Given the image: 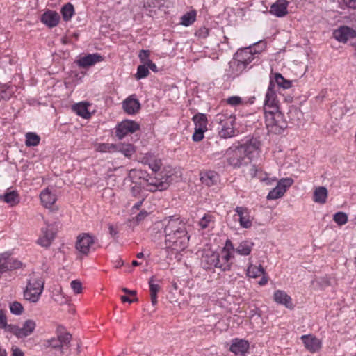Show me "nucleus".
Instances as JSON below:
<instances>
[{"instance_id": "1", "label": "nucleus", "mask_w": 356, "mask_h": 356, "mask_svg": "<svg viewBox=\"0 0 356 356\" xmlns=\"http://www.w3.org/2000/svg\"><path fill=\"white\" fill-rule=\"evenodd\" d=\"M165 248L177 252L184 250L188 244L190 236L186 224L180 218L169 216L163 220Z\"/></svg>"}, {"instance_id": "2", "label": "nucleus", "mask_w": 356, "mask_h": 356, "mask_svg": "<svg viewBox=\"0 0 356 356\" xmlns=\"http://www.w3.org/2000/svg\"><path fill=\"white\" fill-rule=\"evenodd\" d=\"M259 142L256 139L243 145L234 144L225 153L228 163L234 168L247 165L251 161L252 154L259 149Z\"/></svg>"}, {"instance_id": "3", "label": "nucleus", "mask_w": 356, "mask_h": 356, "mask_svg": "<svg viewBox=\"0 0 356 356\" xmlns=\"http://www.w3.org/2000/svg\"><path fill=\"white\" fill-rule=\"evenodd\" d=\"M264 115L268 133L281 134L288 127V122L280 110L274 112L268 111V114Z\"/></svg>"}, {"instance_id": "4", "label": "nucleus", "mask_w": 356, "mask_h": 356, "mask_svg": "<svg viewBox=\"0 0 356 356\" xmlns=\"http://www.w3.org/2000/svg\"><path fill=\"white\" fill-rule=\"evenodd\" d=\"M215 120L220 126L218 132L220 138L226 139L236 135V130L234 129L236 118L234 115L218 113L216 115Z\"/></svg>"}, {"instance_id": "5", "label": "nucleus", "mask_w": 356, "mask_h": 356, "mask_svg": "<svg viewBox=\"0 0 356 356\" xmlns=\"http://www.w3.org/2000/svg\"><path fill=\"white\" fill-rule=\"evenodd\" d=\"M72 338V334L69 332H60L58 334L57 338H51L47 340L45 346L54 349H59L60 353L63 355L65 353V350L70 348Z\"/></svg>"}, {"instance_id": "6", "label": "nucleus", "mask_w": 356, "mask_h": 356, "mask_svg": "<svg viewBox=\"0 0 356 356\" xmlns=\"http://www.w3.org/2000/svg\"><path fill=\"white\" fill-rule=\"evenodd\" d=\"M256 58H257L252 52L251 45L248 47L240 49L234 54V63H237V67L241 72L244 70L247 65Z\"/></svg>"}, {"instance_id": "7", "label": "nucleus", "mask_w": 356, "mask_h": 356, "mask_svg": "<svg viewBox=\"0 0 356 356\" xmlns=\"http://www.w3.org/2000/svg\"><path fill=\"white\" fill-rule=\"evenodd\" d=\"M274 86L275 85L273 81L270 80L264 100V115L268 114V111L274 112L280 110V107L278 106V101L277 100L276 93L273 89Z\"/></svg>"}, {"instance_id": "8", "label": "nucleus", "mask_w": 356, "mask_h": 356, "mask_svg": "<svg viewBox=\"0 0 356 356\" xmlns=\"http://www.w3.org/2000/svg\"><path fill=\"white\" fill-rule=\"evenodd\" d=\"M140 125L135 121L125 120L119 123L115 128V135L119 139H122L128 134H133L139 130Z\"/></svg>"}, {"instance_id": "9", "label": "nucleus", "mask_w": 356, "mask_h": 356, "mask_svg": "<svg viewBox=\"0 0 356 356\" xmlns=\"http://www.w3.org/2000/svg\"><path fill=\"white\" fill-rule=\"evenodd\" d=\"M95 243L94 237L88 233H83L77 236L76 250L83 255H88L92 245Z\"/></svg>"}, {"instance_id": "10", "label": "nucleus", "mask_w": 356, "mask_h": 356, "mask_svg": "<svg viewBox=\"0 0 356 356\" xmlns=\"http://www.w3.org/2000/svg\"><path fill=\"white\" fill-rule=\"evenodd\" d=\"M334 38L339 42H346L350 38L356 37V31L348 26H341L333 32Z\"/></svg>"}, {"instance_id": "11", "label": "nucleus", "mask_w": 356, "mask_h": 356, "mask_svg": "<svg viewBox=\"0 0 356 356\" xmlns=\"http://www.w3.org/2000/svg\"><path fill=\"white\" fill-rule=\"evenodd\" d=\"M202 264L206 269L216 268L219 264V254L215 252H207L202 257Z\"/></svg>"}, {"instance_id": "12", "label": "nucleus", "mask_w": 356, "mask_h": 356, "mask_svg": "<svg viewBox=\"0 0 356 356\" xmlns=\"http://www.w3.org/2000/svg\"><path fill=\"white\" fill-rule=\"evenodd\" d=\"M122 107L127 113L134 115L140 110V104L139 101L135 98V95H132L123 101Z\"/></svg>"}, {"instance_id": "13", "label": "nucleus", "mask_w": 356, "mask_h": 356, "mask_svg": "<svg viewBox=\"0 0 356 356\" xmlns=\"http://www.w3.org/2000/svg\"><path fill=\"white\" fill-rule=\"evenodd\" d=\"M301 339L306 349L312 353H316L321 348V341L311 334L303 335Z\"/></svg>"}, {"instance_id": "14", "label": "nucleus", "mask_w": 356, "mask_h": 356, "mask_svg": "<svg viewBox=\"0 0 356 356\" xmlns=\"http://www.w3.org/2000/svg\"><path fill=\"white\" fill-rule=\"evenodd\" d=\"M142 175H143V172L141 170H131L129 173L128 177L130 179V180L134 184V186H132L131 188V193L135 197H141L140 193L142 192V186H141V183H138L136 181H134V179L136 177L141 178Z\"/></svg>"}, {"instance_id": "15", "label": "nucleus", "mask_w": 356, "mask_h": 356, "mask_svg": "<svg viewBox=\"0 0 356 356\" xmlns=\"http://www.w3.org/2000/svg\"><path fill=\"white\" fill-rule=\"evenodd\" d=\"M273 300L277 304L285 306L288 309H292L294 307L291 296L282 290H277L274 292Z\"/></svg>"}, {"instance_id": "16", "label": "nucleus", "mask_w": 356, "mask_h": 356, "mask_svg": "<svg viewBox=\"0 0 356 356\" xmlns=\"http://www.w3.org/2000/svg\"><path fill=\"white\" fill-rule=\"evenodd\" d=\"M103 60L102 56L98 54H88L76 60L79 67L86 68L94 65Z\"/></svg>"}, {"instance_id": "17", "label": "nucleus", "mask_w": 356, "mask_h": 356, "mask_svg": "<svg viewBox=\"0 0 356 356\" xmlns=\"http://www.w3.org/2000/svg\"><path fill=\"white\" fill-rule=\"evenodd\" d=\"M289 2L286 0H279L272 4L270 13L276 17H282L287 14Z\"/></svg>"}, {"instance_id": "18", "label": "nucleus", "mask_w": 356, "mask_h": 356, "mask_svg": "<svg viewBox=\"0 0 356 356\" xmlns=\"http://www.w3.org/2000/svg\"><path fill=\"white\" fill-rule=\"evenodd\" d=\"M235 211L239 216L240 225L243 228H250L252 226V221L248 209L246 207H237Z\"/></svg>"}, {"instance_id": "19", "label": "nucleus", "mask_w": 356, "mask_h": 356, "mask_svg": "<svg viewBox=\"0 0 356 356\" xmlns=\"http://www.w3.org/2000/svg\"><path fill=\"white\" fill-rule=\"evenodd\" d=\"M60 21V15L56 11L47 10L41 16V22L51 28L56 26Z\"/></svg>"}, {"instance_id": "20", "label": "nucleus", "mask_w": 356, "mask_h": 356, "mask_svg": "<svg viewBox=\"0 0 356 356\" xmlns=\"http://www.w3.org/2000/svg\"><path fill=\"white\" fill-rule=\"evenodd\" d=\"M249 348V343L243 339H236L229 348V350L236 355H244Z\"/></svg>"}, {"instance_id": "21", "label": "nucleus", "mask_w": 356, "mask_h": 356, "mask_svg": "<svg viewBox=\"0 0 356 356\" xmlns=\"http://www.w3.org/2000/svg\"><path fill=\"white\" fill-rule=\"evenodd\" d=\"M0 200L8 204L10 207H14L19 202L20 197L17 191L8 189L3 195H0Z\"/></svg>"}, {"instance_id": "22", "label": "nucleus", "mask_w": 356, "mask_h": 356, "mask_svg": "<svg viewBox=\"0 0 356 356\" xmlns=\"http://www.w3.org/2000/svg\"><path fill=\"white\" fill-rule=\"evenodd\" d=\"M44 281L41 277L35 276L33 275L30 279L28 280L26 288H30V290L33 291L40 292L42 293L44 290Z\"/></svg>"}, {"instance_id": "23", "label": "nucleus", "mask_w": 356, "mask_h": 356, "mask_svg": "<svg viewBox=\"0 0 356 356\" xmlns=\"http://www.w3.org/2000/svg\"><path fill=\"white\" fill-rule=\"evenodd\" d=\"M287 114L289 122L296 126L300 125L303 113L297 106H291Z\"/></svg>"}, {"instance_id": "24", "label": "nucleus", "mask_w": 356, "mask_h": 356, "mask_svg": "<svg viewBox=\"0 0 356 356\" xmlns=\"http://www.w3.org/2000/svg\"><path fill=\"white\" fill-rule=\"evenodd\" d=\"M40 200L46 208H51L56 201V196L49 188L43 190L40 193Z\"/></svg>"}, {"instance_id": "25", "label": "nucleus", "mask_w": 356, "mask_h": 356, "mask_svg": "<svg viewBox=\"0 0 356 356\" xmlns=\"http://www.w3.org/2000/svg\"><path fill=\"white\" fill-rule=\"evenodd\" d=\"M232 257L231 252L221 253L219 254V264L216 268H220L222 271H227L231 269L232 262L230 261Z\"/></svg>"}, {"instance_id": "26", "label": "nucleus", "mask_w": 356, "mask_h": 356, "mask_svg": "<svg viewBox=\"0 0 356 356\" xmlns=\"http://www.w3.org/2000/svg\"><path fill=\"white\" fill-rule=\"evenodd\" d=\"M328 195L327 189L325 186L316 187L314 191L313 200L319 204H325Z\"/></svg>"}, {"instance_id": "27", "label": "nucleus", "mask_w": 356, "mask_h": 356, "mask_svg": "<svg viewBox=\"0 0 356 356\" xmlns=\"http://www.w3.org/2000/svg\"><path fill=\"white\" fill-rule=\"evenodd\" d=\"M254 243L249 241H243L235 248V252L242 256H248L251 253Z\"/></svg>"}, {"instance_id": "28", "label": "nucleus", "mask_w": 356, "mask_h": 356, "mask_svg": "<svg viewBox=\"0 0 356 356\" xmlns=\"http://www.w3.org/2000/svg\"><path fill=\"white\" fill-rule=\"evenodd\" d=\"M195 129H201L207 131V118L205 114L198 113L195 114L192 118Z\"/></svg>"}, {"instance_id": "29", "label": "nucleus", "mask_w": 356, "mask_h": 356, "mask_svg": "<svg viewBox=\"0 0 356 356\" xmlns=\"http://www.w3.org/2000/svg\"><path fill=\"white\" fill-rule=\"evenodd\" d=\"M201 180L202 183L211 186L217 183L218 175L214 171H207L202 175Z\"/></svg>"}, {"instance_id": "30", "label": "nucleus", "mask_w": 356, "mask_h": 356, "mask_svg": "<svg viewBox=\"0 0 356 356\" xmlns=\"http://www.w3.org/2000/svg\"><path fill=\"white\" fill-rule=\"evenodd\" d=\"M36 327V323L33 320H26L23 324L22 327H20L21 337L24 338L31 334Z\"/></svg>"}, {"instance_id": "31", "label": "nucleus", "mask_w": 356, "mask_h": 356, "mask_svg": "<svg viewBox=\"0 0 356 356\" xmlns=\"http://www.w3.org/2000/svg\"><path fill=\"white\" fill-rule=\"evenodd\" d=\"M73 111L79 116L88 119L90 118V113L88 111L87 108V104L84 102H80L74 104L72 106Z\"/></svg>"}, {"instance_id": "32", "label": "nucleus", "mask_w": 356, "mask_h": 356, "mask_svg": "<svg viewBox=\"0 0 356 356\" xmlns=\"http://www.w3.org/2000/svg\"><path fill=\"white\" fill-rule=\"evenodd\" d=\"M23 295L24 298L26 300L30 302L36 303L39 300L42 294H40V292H38L37 291H33L30 290V288H25Z\"/></svg>"}, {"instance_id": "33", "label": "nucleus", "mask_w": 356, "mask_h": 356, "mask_svg": "<svg viewBox=\"0 0 356 356\" xmlns=\"http://www.w3.org/2000/svg\"><path fill=\"white\" fill-rule=\"evenodd\" d=\"M197 13L195 10L187 12L181 17L180 24L184 26H188L193 24L196 19Z\"/></svg>"}, {"instance_id": "34", "label": "nucleus", "mask_w": 356, "mask_h": 356, "mask_svg": "<svg viewBox=\"0 0 356 356\" xmlns=\"http://www.w3.org/2000/svg\"><path fill=\"white\" fill-rule=\"evenodd\" d=\"M61 14L64 21H69L74 13V8L71 3L65 4L61 8Z\"/></svg>"}, {"instance_id": "35", "label": "nucleus", "mask_w": 356, "mask_h": 356, "mask_svg": "<svg viewBox=\"0 0 356 356\" xmlns=\"http://www.w3.org/2000/svg\"><path fill=\"white\" fill-rule=\"evenodd\" d=\"M26 141L25 145L27 147H35L37 146L40 141V136L33 132H29L26 134Z\"/></svg>"}, {"instance_id": "36", "label": "nucleus", "mask_w": 356, "mask_h": 356, "mask_svg": "<svg viewBox=\"0 0 356 356\" xmlns=\"http://www.w3.org/2000/svg\"><path fill=\"white\" fill-rule=\"evenodd\" d=\"M264 269L261 265H259L258 267L256 266L250 265L247 270L248 276L252 278H257L260 275H264Z\"/></svg>"}, {"instance_id": "37", "label": "nucleus", "mask_w": 356, "mask_h": 356, "mask_svg": "<svg viewBox=\"0 0 356 356\" xmlns=\"http://www.w3.org/2000/svg\"><path fill=\"white\" fill-rule=\"evenodd\" d=\"M115 149L127 157H130L135 152V148L131 144H120L116 145Z\"/></svg>"}, {"instance_id": "38", "label": "nucleus", "mask_w": 356, "mask_h": 356, "mask_svg": "<svg viewBox=\"0 0 356 356\" xmlns=\"http://www.w3.org/2000/svg\"><path fill=\"white\" fill-rule=\"evenodd\" d=\"M275 81L276 83L278 85V86L282 87L284 89L289 88L291 86V81L285 79L280 73H276L275 74Z\"/></svg>"}, {"instance_id": "39", "label": "nucleus", "mask_w": 356, "mask_h": 356, "mask_svg": "<svg viewBox=\"0 0 356 356\" xmlns=\"http://www.w3.org/2000/svg\"><path fill=\"white\" fill-rule=\"evenodd\" d=\"M333 220L339 226L345 225L348 222V216L342 211L337 212L333 216Z\"/></svg>"}, {"instance_id": "40", "label": "nucleus", "mask_w": 356, "mask_h": 356, "mask_svg": "<svg viewBox=\"0 0 356 356\" xmlns=\"http://www.w3.org/2000/svg\"><path fill=\"white\" fill-rule=\"evenodd\" d=\"M149 74L148 67L146 64L138 65L137 67V72L135 75V77L137 80H140L141 79H144L147 77Z\"/></svg>"}, {"instance_id": "41", "label": "nucleus", "mask_w": 356, "mask_h": 356, "mask_svg": "<svg viewBox=\"0 0 356 356\" xmlns=\"http://www.w3.org/2000/svg\"><path fill=\"white\" fill-rule=\"evenodd\" d=\"M284 194V190L282 191L280 187L276 186L273 190H271L268 195V200H276L281 197Z\"/></svg>"}, {"instance_id": "42", "label": "nucleus", "mask_w": 356, "mask_h": 356, "mask_svg": "<svg viewBox=\"0 0 356 356\" xmlns=\"http://www.w3.org/2000/svg\"><path fill=\"white\" fill-rule=\"evenodd\" d=\"M252 52L258 58V55L262 52L266 48V43L263 41H259L255 42L253 45H251ZM259 61V58L257 59V62Z\"/></svg>"}, {"instance_id": "43", "label": "nucleus", "mask_w": 356, "mask_h": 356, "mask_svg": "<svg viewBox=\"0 0 356 356\" xmlns=\"http://www.w3.org/2000/svg\"><path fill=\"white\" fill-rule=\"evenodd\" d=\"M10 309L12 314L20 315L23 313L24 307L20 302L15 301L10 305Z\"/></svg>"}, {"instance_id": "44", "label": "nucleus", "mask_w": 356, "mask_h": 356, "mask_svg": "<svg viewBox=\"0 0 356 356\" xmlns=\"http://www.w3.org/2000/svg\"><path fill=\"white\" fill-rule=\"evenodd\" d=\"M213 221V216L211 214H205L200 220L199 225L202 229H206Z\"/></svg>"}, {"instance_id": "45", "label": "nucleus", "mask_w": 356, "mask_h": 356, "mask_svg": "<svg viewBox=\"0 0 356 356\" xmlns=\"http://www.w3.org/2000/svg\"><path fill=\"white\" fill-rule=\"evenodd\" d=\"M293 183V180L291 178H285L280 179L277 186L280 187V188L283 191L284 190V193L286 189L289 188Z\"/></svg>"}, {"instance_id": "46", "label": "nucleus", "mask_w": 356, "mask_h": 356, "mask_svg": "<svg viewBox=\"0 0 356 356\" xmlns=\"http://www.w3.org/2000/svg\"><path fill=\"white\" fill-rule=\"evenodd\" d=\"M3 329H5L7 332H9L14 335H15L17 338H22L21 337V332H20V327L17 325H8L7 327H5Z\"/></svg>"}, {"instance_id": "47", "label": "nucleus", "mask_w": 356, "mask_h": 356, "mask_svg": "<svg viewBox=\"0 0 356 356\" xmlns=\"http://www.w3.org/2000/svg\"><path fill=\"white\" fill-rule=\"evenodd\" d=\"M207 130L201 129L200 128L195 129V132L193 134L192 138L194 142H200L204 138V133Z\"/></svg>"}, {"instance_id": "48", "label": "nucleus", "mask_w": 356, "mask_h": 356, "mask_svg": "<svg viewBox=\"0 0 356 356\" xmlns=\"http://www.w3.org/2000/svg\"><path fill=\"white\" fill-rule=\"evenodd\" d=\"M52 240H53V236L47 237V234H46V235H44L43 237L40 238L38 241V243L41 246L47 248L51 245Z\"/></svg>"}, {"instance_id": "49", "label": "nucleus", "mask_w": 356, "mask_h": 356, "mask_svg": "<svg viewBox=\"0 0 356 356\" xmlns=\"http://www.w3.org/2000/svg\"><path fill=\"white\" fill-rule=\"evenodd\" d=\"M226 102L233 106H236L242 103V99L238 96H232L226 99Z\"/></svg>"}, {"instance_id": "50", "label": "nucleus", "mask_w": 356, "mask_h": 356, "mask_svg": "<svg viewBox=\"0 0 356 356\" xmlns=\"http://www.w3.org/2000/svg\"><path fill=\"white\" fill-rule=\"evenodd\" d=\"M70 286L75 293L78 294V293H81L82 284L79 280H75L72 281L70 283Z\"/></svg>"}, {"instance_id": "51", "label": "nucleus", "mask_w": 356, "mask_h": 356, "mask_svg": "<svg viewBox=\"0 0 356 356\" xmlns=\"http://www.w3.org/2000/svg\"><path fill=\"white\" fill-rule=\"evenodd\" d=\"M116 145L113 144H108V143H102L99 144L97 149L98 151L101 152H110L111 149H115Z\"/></svg>"}, {"instance_id": "52", "label": "nucleus", "mask_w": 356, "mask_h": 356, "mask_svg": "<svg viewBox=\"0 0 356 356\" xmlns=\"http://www.w3.org/2000/svg\"><path fill=\"white\" fill-rule=\"evenodd\" d=\"M149 291L150 293H158L160 289L161 286L158 284L154 283V277L152 276L149 280Z\"/></svg>"}, {"instance_id": "53", "label": "nucleus", "mask_w": 356, "mask_h": 356, "mask_svg": "<svg viewBox=\"0 0 356 356\" xmlns=\"http://www.w3.org/2000/svg\"><path fill=\"white\" fill-rule=\"evenodd\" d=\"M149 55H150V51L149 50H145V49H142L140 52H139V54H138V57L140 60V61L143 63V64H146V62L147 60H150L149 59Z\"/></svg>"}, {"instance_id": "54", "label": "nucleus", "mask_w": 356, "mask_h": 356, "mask_svg": "<svg viewBox=\"0 0 356 356\" xmlns=\"http://www.w3.org/2000/svg\"><path fill=\"white\" fill-rule=\"evenodd\" d=\"M209 29L204 26L200 28L195 32V35L199 38H207L209 35Z\"/></svg>"}, {"instance_id": "55", "label": "nucleus", "mask_w": 356, "mask_h": 356, "mask_svg": "<svg viewBox=\"0 0 356 356\" xmlns=\"http://www.w3.org/2000/svg\"><path fill=\"white\" fill-rule=\"evenodd\" d=\"M235 248H236L234 247L232 241L228 239L226 241L225 246L223 248L221 253L222 254V253H224V252H230L231 250H233L234 252H235Z\"/></svg>"}, {"instance_id": "56", "label": "nucleus", "mask_w": 356, "mask_h": 356, "mask_svg": "<svg viewBox=\"0 0 356 356\" xmlns=\"http://www.w3.org/2000/svg\"><path fill=\"white\" fill-rule=\"evenodd\" d=\"M152 184L155 188V189H154L155 191H156V190L163 191L164 189H166L169 186L168 183L162 182V181L156 182Z\"/></svg>"}, {"instance_id": "57", "label": "nucleus", "mask_w": 356, "mask_h": 356, "mask_svg": "<svg viewBox=\"0 0 356 356\" xmlns=\"http://www.w3.org/2000/svg\"><path fill=\"white\" fill-rule=\"evenodd\" d=\"M148 215L149 213L147 211L145 210L140 211V212L135 217V220L137 222H140L143 220Z\"/></svg>"}, {"instance_id": "58", "label": "nucleus", "mask_w": 356, "mask_h": 356, "mask_svg": "<svg viewBox=\"0 0 356 356\" xmlns=\"http://www.w3.org/2000/svg\"><path fill=\"white\" fill-rule=\"evenodd\" d=\"M7 327V321L6 315L2 310H0V328L3 329Z\"/></svg>"}, {"instance_id": "59", "label": "nucleus", "mask_w": 356, "mask_h": 356, "mask_svg": "<svg viewBox=\"0 0 356 356\" xmlns=\"http://www.w3.org/2000/svg\"><path fill=\"white\" fill-rule=\"evenodd\" d=\"M146 65L148 67V70L150 69L154 72H158L157 66L152 60H147L146 62Z\"/></svg>"}, {"instance_id": "60", "label": "nucleus", "mask_w": 356, "mask_h": 356, "mask_svg": "<svg viewBox=\"0 0 356 356\" xmlns=\"http://www.w3.org/2000/svg\"><path fill=\"white\" fill-rule=\"evenodd\" d=\"M343 2L348 8L356 9V0H343Z\"/></svg>"}, {"instance_id": "61", "label": "nucleus", "mask_w": 356, "mask_h": 356, "mask_svg": "<svg viewBox=\"0 0 356 356\" xmlns=\"http://www.w3.org/2000/svg\"><path fill=\"white\" fill-rule=\"evenodd\" d=\"M108 230L112 237H115L118 234V229L113 225H108Z\"/></svg>"}, {"instance_id": "62", "label": "nucleus", "mask_w": 356, "mask_h": 356, "mask_svg": "<svg viewBox=\"0 0 356 356\" xmlns=\"http://www.w3.org/2000/svg\"><path fill=\"white\" fill-rule=\"evenodd\" d=\"M151 302L152 305L157 304V293H150Z\"/></svg>"}, {"instance_id": "63", "label": "nucleus", "mask_w": 356, "mask_h": 356, "mask_svg": "<svg viewBox=\"0 0 356 356\" xmlns=\"http://www.w3.org/2000/svg\"><path fill=\"white\" fill-rule=\"evenodd\" d=\"M121 300L123 302H129V303H131V302H136L138 300V298H135V299H130L128 296H122L121 297Z\"/></svg>"}, {"instance_id": "64", "label": "nucleus", "mask_w": 356, "mask_h": 356, "mask_svg": "<svg viewBox=\"0 0 356 356\" xmlns=\"http://www.w3.org/2000/svg\"><path fill=\"white\" fill-rule=\"evenodd\" d=\"M12 356H24V353L18 348L13 349Z\"/></svg>"}]
</instances>
